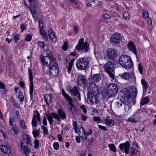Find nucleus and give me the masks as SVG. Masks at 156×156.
I'll return each instance as SVG.
<instances>
[{
    "mask_svg": "<svg viewBox=\"0 0 156 156\" xmlns=\"http://www.w3.org/2000/svg\"><path fill=\"white\" fill-rule=\"evenodd\" d=\"M117 105L119 108L124 107V110L125 112H127L131 108V105L129 101L126 100L124 97H122L120 100L116 102Z\"/></svg>",
    "mask_w": 156,
    "mask_h": 156,
    "instance_id": "5",
    "label": "nucleus"
},
{
    "mask_svg": "<svg viewBox=\"0 0 156 156\" xmlns=\"http://www.w3.org/2000/svg\"><path fill=\"white\" fill-rule=\"evenodd\" d=\"M32 35L30 34H27L25 35V40L27 41H30L32 39Z\"/></svg>",
    "mask_w": 156,
    "mask_h": 156,
    "instance_id": "42",
    "label": "nucleus"
},
{
    "mask_svg": "<svg viewBox=\"0 0 156 156\" xmlns=\"http://www.w3.org/2000/svg\"><path fill=\"white\" fill-rule=\"evenodd\" d=\"M73 63V60H71L69 63L68 66L67 67V72L69 74H70L71 73Z\"/></svg>",
    "mask_w": 156,
    "mask_h": 156,
    "instance_id": "36",
    "label": "nucleus"
},
{
    "mask_svg": "<svg viewBox=\"0 0 156 156\" xmlns=\"http://www.w3.org/2000/svg\"><path fill=\"white\" fill-rule=\"evenodd\" d=\"M54 149L56 150H58L59 148V144L57 142L54 143L53 144Z\"/></svg>",
    "mask_w": 156,
    "mask_h": 156,
    "instance_id": "51",
    "label": "nucleus"
},
{
    "mask_svg": "<svg viewBox=\"0 0 156 156\" xmlns=\"http://www.w3.org/2000/svg\"><path fill=\"white\" fill-rule=\"evenodd\" d=\"M94 3V0H87L86 2V5L88 6H91Z\"/></svg>",
    "mask_w": 156,
    "mask_h": 156,
    "instance_id": "44",
    "label": "nucleus"
},
{
    "mask_svg": "<svg viewBox=\"0 0 156 156\" xmlns=\"http://www.w3.org/2000/svg\"><path fill=\"white\" fill-rule=\"evenodd\" d=\"M106 58L109 60H112L117 56V52L114 49L109 48L107 51Z\"/></svg>",
    "mask_w": 156,
    "mask_h": 156,
    "instance_id": "11",
    "label": "nucleus"
},
{
    "mask_svg": "<svg viewBox=\"0 0 156 156\" xmlns=\"http://www.w3.org/2000/svg\"><path fill=\"white\" fill-rule=\"evenodd\" d=\"M94 142V139L93 137H92L90 139L89 142V145L92 144Z\"/></svg>",
    "mask_w": 156,
    "mask_h": 156,
    "instance_id": "60",
    "label": "nucleus"
},
{
    "mask_svg": "<svg viewBox=\"0 0 156 156\" xmlns=\"http://www.w3.org/2000/svg\"><path fill=\"white\" fill-rule=\"evenodd\" d=\"M79 133V136L81 137L82 139H87V135L86 134L84 129L83 128L81 127L80 128Z\"/></svg>",
    "mask_w": 156,
    "mask_h": 156,
    "instance_id": "25",
    "label": "nucleus"
},
{
    "mask_svg": "<svg viewBox=\"0 0 156 156\" xmlns=\"http://www.w3.org/2000/svg\"><path fill=\"white\" fill-rule=\"evenodd\" d=\"M91 79L94 82L97 83L101 80V76L99 73L93 74L91 75Z\"/></svg>",
    "mask_w": 156,
    "mask_h": 156,
    "instance_id": "20",
    "label": "nucleus"
},
{
    "mask_svg": "<svg viewBox=\"0 0 156 156\" xmlns=\"http://www.w3.org/2000/svg\"><path fill=\"white\" fill-rule=\"evenodd\" d=\"M20 28L21 29V32H22L23 30L25 29V26L23 23H21Z\"/></svg>",
    "mask_w": 156,
    "mask_h": 156,
    "instance_id": "62",
    "label": "nucleus"
},
{
    "mask_svg": "<svg viewBox=\"0 0 156 156\" xmlns=\"http://www.w3.org/2000/svg\"><path fill=\"white\" fill-rule=\"evenodd\" d=\"M138 69L140 73V74H142L143 73V68L142 66V64L140 63L138 64Z\"/></svg>",
    "mask_w": 156,
    "mask_h": 156,
    "instance_id": "45",
    "label": "nucleus"
},
{
    "mask_svg": "<svg viewBox=\"0 0 156 156\" xmlns=\"http://www.w3.org/2000/svg\"><path fill=\"white\" fill-rule=\"evenodd\" d=\"M10 131L12 134L16 135L18 133V129L17 127L12 126V128L10 129Z\"/></svg>",
    "mask_w": 156,
    "mask_h": 156,
    "instance_id": "32",
    "label": "nucleus"
},
{
    "mask_svg": "<svg viewBox=\"0 0 156 156\" xmlns=\"http://www.w3.org/2000/svg\"><path fill=\"white\" fill-rule=\"evenodd\" d=\"M83 38L80 39L77 45L76 46V49L78 51H83L87 52L89 49V46L87 42H84Z\"/></svg>",
    "mask_w": 156,
    "mask_h": 156,
    "instance_id": "6",
    "label": "nucleus"
},
{
    "mask_svg": "<svg viewBox=\"0 0 156 156\" xmlns=\"http://www.w3.org/2000/svg\"><path fill=\"white\" fill-rule=\"evenodd\" d=\"M34 147L35 148H37L39 146V141L37 139L35 140L34 141Z\"/></svg>",
    "mask_w": 156,
    "mask_h": 156,
    "instance_id": "52",
    "label": "nucleus"
},
{
    "mask_svg": "<svg viewBox=\"0 0 156 156\" xmlns=\"http://www.w3.org/2000/svg\"><path fill=\"white\" fill-rule=\"evenodd\" d=\"M36 112L37 114L36 115H37V120L39 122H40L41 119L40 118V114L39 112L37 111H36Z\"/></svg>",
    "mask_w": 156,
    "mask_h": 156,
    "instance_id": "61",
    "label": "nucleus"
},
{
    "mask_svg": "<svg viewBox=\"0 0 156 156\" xmlns=\"http://www.w3.org/2000/svg\"><path fill=\"white\" fill-rule=\"evenodd\" d=\"M18 98L21 101H23L24 100V97L22 93H20L18 95Z\"/></svg>",
    "mask_w": 156,
    "mask_h": 156,
    "instance_id": "49",
    "label": "nucleus"
},
{
    "mask_svg": "<svg viewBox=\"0 0 156 156\" xmlns=\"http://www.w3.org/2000/svg\"><path fill=\"white\" fill-rule=\"evenodd\" d=\"M58 113L62 120L65 119L66 118V114L65 112L61 108H59L58 110Z\"/></svg>",
    "mask_w": 156,
    "mask_h": 156,
    "instance_id": "30",
    "label": "nucleus"
},
{
    "mask_svg": "<svg viewBox=\"0 0 156 156\" xmlns=\"http://www.w3.org/2000/svg\"><path fill=\"white\" fill-rule=\"evenodd\" d=\"M105 122L106 125L109 127H112L114 125V122L112 119H106Z\"/></svg>",
    "mask_w": 156,
    "mask_h": 156,
    "instance_id": "31",
    "label": "nucleus"
},
{
    "mask_svg": "<svg viewBox=\"0 0 156 156\" xmlns=\"http://www.w3.org/2000/svg\"><path fill=\"white\" fill-rule=\"evenodd\" d=\"M51 114L52 117L55 119H56L57 120L60 121H61L59 115L55 113L52 112Z\"/></svg>",
    "mask_w": 156,
    "mask_h": 156,
    "instance_id": "43",
    "label": "nucleus"
},
{
    "mask_svg": "<svg viewBox=\"0 0 156 156\" xmlns=\"http://www.w3.org/2000/svg\"><path fill=\"white\" fill-rule=\"evenodd\" d=\"M128 47L130 51H132L134 54L136 55L137 52L136 48L133 42L130 41L128 44Z\"/></svg>",
    "mask_w": 156,
    "mask_h": 156,
    "instance_id": "19",
    "label": "nucleus"
},
{
    "mask_svg": "<svg viewBox=\"0 0 156 156\" xmlns=\"http://www.w3.org/2000/svg\"><path fill=\"white\" fill-rule=\"evenodd\" d=\"M45 115L49 121L50 124L51 125L53 122V117H52V116H49L47 114H46Z\"/></svg>",
    "mask_w": 156,
    "mask_h": 156,
    "instance_id": "41",
    "label": "nucleus"
},
{
    "mask_svg": "<svg viewBox=\"0 0 156 156\" xmlns=\"http://www.w3.org/2000/svg\"><path fill=\"white\" fill-rule=\"evenodd\" d=\"M80 108L83 110L85 114L87 113V109L86 106L84 105H82L80 106Z\"/></svg>",
    "mask_w": 156,
    "mask_h": 156,
    "instance_id": "54",
    "label": "nucleus"
},
{
    "mask_svg": "<svg viewBox=\"0 0 156 156\" xmlns=\"http://www.w3.org/2000/svg\"><path fill=\"white\" fill-rule=\"evenodd\" d=\"M123 18L126 20H128L130 17V15L128 12H124L123 14Z\"/></svg>",
    "mask_w": 156,
    "mask_h": 156,
    "instance_id": "39",
    "label": "nucleus"
},
{
    "mask_svg": "<svg viewBox=\"0 0 156 156\" xmlns=\"http://www.w3.org/2000/svg\"><path fill=\"white\" fill-rule=\"evenodd\" d=\"M141 83L143 86V92H145L146 90H147L148 87V86L147 85V83L144 80H141Z\"/></svg>",
    "mask_w": 156,
    "mask_h": 156,
    "instance_id": "33",
    "label": "nucleus"
},
{
    "mask_svg": "<svg viewBox=\"0 0 156 156\" xmlns=\"http://www.w3.org/2000/svg\"><path fill=\"white\" fill-rule=\"evenodd\" d=\"M130 90L131 92L132 93V97L135 98L137 94V91L136 88L135 87L132 86L130 87Z\"/></svg>",
    "mask_w": 156,
    "mask_h": 156,
    "instance_id": "26",
    "label": "nucleus"
},
{
    "mask_svg": "<svg viewBox=\"0 0 156 156\" xmlns=\"http://www.w3.org/2000/svg\"><path fill=\"white\" fill-rule=\"evenodd\" d=\"M69 92L74 96H76L78 94V98L79 100L80 99V94L79 93L77 87H74L73 88L69 89Z\"/></svg>",
    "mask_w": 156,
    "mask_h": 156,
    "instance_id": "18",
    "label": "nucleus"
},
{
    "mask_svg": "<svg viewBox=\"0 0 156 156\" xmlns=\"http://www.w3.org/2000/svg\"><path fill=\"white\" fill-rule=\"evenodd\" d=\"M42 38L45 41H47L48 40V37L46 34L42 35Z\"/></svg>",
    "mask_w": 156,
    "mask_h": 156,
    "instance_id": "64",
    "label": "nucleus"
},
{
    "mask_svg": "<svg viewBox=\"0 0 156 156\" xmlns=\"http://www.w3.org/2000/svg\"><path fill=\"white\" fill-rule=\"evenodd\" d=\"M48 36L49 38L53 42H55L56 41V38L54 32L52 30L50 29L48 30Z\"/></svg>",
    "mask_w": 156,
    "mask_h": 156,
    "instance_id": "24",
    "label": "nucleus"
},
{
    "mask_svg": "<svg viewBox=\"0 0 156 156\" xmlns=\"http://www.w3.org/2000/svg\"><path fill=\"white\" fill-rule=\"evenodd\" d=\"M87 90L88 101H89L92 105H100V102L97 96L99 93V91L96 84L92 82L89 83Z\"/></svg>",
    "mask_w": 156,
    "mask_h": 156,
    "instance_id": "1",
    "label": "nucleus"
},
{
    "mask_svg": "<svg viewBox=\"0 0 156 156\" xmlns=\"http://www.w3.org/2000/svg\"><path fill=\"white\" fill-rule=\"evenodd\" d=\"M104 17L105 19H109L110 18L111 16L110 14L108 13H105L104 15Z\"/></svg>",
    "mask_w": 156,
    "mask_h": 156,
    "instance_id": "56",
    "label": "nucleus"
},
{
    "mask_svg": "<svg viewBox=\"0 0 156 156\" xmlns=\"http://www.w3.org/2000/svg\"><path fill=\"white\" fill-rule=\"evenodd\" d=\"M122 92L123 94L125 95L126 98L128 99L130 98L131 96L130 93L128 89L124 88L122 89Z\"/></svg>",
    "mask_w": 156,
    "mask_h": 156,
    "instance_id": "27",
    "label": "nucleus"
},
{
    "mask_svg": "<svg viewBox=\"0 0 156 156\" xmlns=\"http://www.w3.org/2000/svg\"><path fill=\"white\" fill-rule=\"evenodd\" d=\"M49 68L50 74L53 77L56 76L58 73V64L55 62H54L49 66H44Z\"/></svg>",
    "mask_w": 156,
    "mask_h": 156,
    "instance_id": "8",
    "label": "nucleus"
},
{
    "mask_svg": "<svg viewBox=\"0 0 156 156\" xmlns=\"http://www.w3.org/2000/svg\"><path fill=\"white\" fill-rule=\"evenodd\" d=\"M28 74L29 79L30 81L29 85V93L31 98L33 96V91L34 90V84L33 81V75L31 69H28Z\"/></svg>",
    "mask_w": 156,
    "mask_h": 156,
    "instance_id": "12",
    "label": "nucleus"
},
{
    "mask_svg": "<svg viewBox=\"0 0 156 156\" xmlns=\"http://www.w3.org/2000/svg\"><path fill=\"white\" fill-rule=\"evenodd\" d=\"M108 147L110 150L113 152H116L115 146L113 144H108Z\"/></svg>",
    "mask_w": 156,
    "mask_h": 156,
    "instance_id": "40",
    "label": "nucleus"
},
{
    "mask_svg": "<svg viewBox=\"0 0 156 156\" xmlns=\"http://www.w3.org/2000/svg\"><path fill=\"white\" fill-rule=\"evenodd\" d=\"M119 63L123 67L130 69L133 67V63L130 58L127 55H122L119 58Z\"/></svg>",
    "mask_w": 156,
    "mask_h": 156,
    "instance_id": "3",
    "label": "nucleus"
},
{
    "mask_svg": "<svg viewBox=\"0 0 156 156\" xmlns=\"http://www.w3.org/2000/svg\"><path fill=\"white\" fill-rule=\"evenodd\" d=\"M31 141L32 140L30 136L28 135L24 134L23 135L22 141L20 143H23V144H24L25 143L27 145L29 144L30 146H31L32 145L31 143Z\"/></svg>",
    "mask_w": 156,
    "mask_h": 156,
    "instance_id": "15",
    "label": "nucleus"
},
{
    "mask_svg": "<svg viewBox=\"0 0 156 156\" xmlns=\"http://www.w3.org/2000/svg\"><path fill=\"white\" fill-rule=\"evenodd\" d=\"M37 118V115L36 114H34L32 120V124L33 127H37V123L36 121Z\"/></svg>",
    "mask_w": 156,
    "mask_h": 156,
    "instance_id": "34",
    "label": "nucleus"
},
{
    "mask_svg": "<svg viewBox=\"0 0 156 156\" xmlns=\"http://www.w3.org/2000/svg\"><path fill=\"white\" fill-rule=\"evenodd\" d=\"M68 43L67 41L65 42L64 45L62 47V49L64 51H66L67 49V46L68 45Z\"/></svg>",
    "mask_w": 156,
    "mask_h": 156,
    "instance_id": "53",
    "label": "nucleus"
},
{
    "mask_svg": "<svg viewBox=\"0 0 156 156\" xmlns=\"http://www.w3.org/2000/svg\"><path fill=\"white\" fill-rule=\"evenodd\" d=\"M30 11L34 20L35 21L37 20V17L35 8L34 7L33 8L30 7Z\"/></svg>",
    "mask_w": 156,
    "mask_h": 156,
    "instance_id": "29",
    "label": "nucleus"
},
{
    "mask_svg": "<svg viewBox=\"0 0 156 156\" xmlns=\"http://www.w3.org/2000/svg\"><path fill=\"white\" fill-rule=\"evenodd\" d=\"M20 125L21 127L24 129H26V127L25 125L24 121L23 120H21L20 121Z\"/></svg>",
    "mask_w": 156,
    "mask_h": 156,
    "instance_id": "50",
    "label": "nucleus"
},
{
    "mask_svg": "<svg viewBox=\"0 0 156 156\" xmlns=\"http://www.w3.org/2000/svg\"><path fill=\"white\" fill-rule=\"evenodd\" d=\"M41 133L40 130H33L32 132V133L34 137L35 138H36L39 136Z\"/></svg>",
    "mask_w": 156,
    "mask_h": 156,
    "instance_id": "38",
    "label": "nucleus"
},
{
    "mask_svg": "<svg viewBox=\"0 0 156 156\" xmlns=\"http://www.w3.org/2000/svg\"><path fill=\"white\" fill-rule=\"evenodd\" d=\"M14 122V119L12 118H10L9 119V123L10 126H12L13 125V122Z\"/></svg>",
    "mask_w": 156,
    "mask_h": 156,
    "instance_id": "57",
    "label": "nucleus"
},
{
    "mask_svg": "<svg viewBox=\"0 0 156 156\" xmlns=\"http://www.w3.org/2000/svg\"><path fill=\"white\" fill-rule=\"evenodd\" d=\"M93 120L95 122H97V123L99 122V121L101 120V119L98 117L93 116Z\"/></svg>",
    "mask_w": 156,
    "mask_h": 156,
    "instance_id": "55",
    "label": "nucleus"
},
{
    "mask_svg": "<svg viewBox=\"0 0 156 156\" xmlns=\"http://www.w3.org/2000/svg\"><path fill=\"white\" fill-rule=\"evenodd\" d=\"M119 75L122 78L127 80L133 76V74L125 72L123 73L120 74Z\"/></svg>",
    "mask_w": 156,
    "mask_h": 156,
    "instance_id": "21",
    "label": "nucleus"
},
{
    "mask_svg": "<svg viewBox=\"0 0 156 156\" xmlns=\"http://www.w3.org/2000/svg\"><path fill=\"white\" fill-rule=\"evenodd\" d=\"M15 41L16 43L19 40L20 38V35L19 34H13Z\"/></svg>",
    "mask_w": 156,
    "mask_h": 156,
    "instance_id": "46",
    "label": "nucleus"
},
{
    "mask_svg": "<svg viewBox=\"0 0 156 156\" xmlns=\"http://www.w3.org/2000/svg\"><path fill=\"white\" fill-rule=\"evenodd\" d=\"M137 153L136 150L134 148H133L131 150L130 154L131 156H134Z\"/></svg>",
    "mask_w": 156,
    "mask_h": 156,
    "instance_id": "48",
    "label": "nucleus"
},
{
    "mask_svg": "<svg viewBox=\"0 0 156 156\" xmlns=\"http://www.w3.org/2000/svg\"><path fill=\"white\" fill-rule=\"evenodd\" d=\"M91 61L88 58H79L76 64L77 68L80 70L85 69L88 66Z\"/></svg>",
    "mask_w": 156,
    "mask_h": 156,
    "instance_id": "4",
    "label": "nucleus"
},
{
    "mask_svg": "<svg viewBox=\"0 0 156 156\" xmlns=\"http://www.w3.org/2000/svg\"><path fill=\"white\" fill-rule=\"evenodd\" d=\"M113 65L111 62H108L104 65L105 70L109 75V76L112 79H114V76L112 72L113 71Z\"/></svg>",
    "mask_w": 156,
    "mask_h": 156,
    "instance_id": "10",
    "label": "nucleus"
},
{
    "mask_svg": "<svg viewBox=\"0 0 156 156\" xmlns=\"http://www.w3.org/2000/svg\"><path fill=\"white\" fill-rule=\"evenodd\" d=\"M122 37L121 35L118 33H115L112 35L110 38V41L112 43L115 44H119L121 42Z\"/></svg>",
    "mask_w": 156,
    "mask_h": 156,
    "instance_id": "13",
    "label": "nucleus"
},
{
    "mask_svg": "<svg viewBox=\"0 0 156 156\" xmlns=\"http://www.w3.org/2000/svg\"><path fill=\"white\" fill-rule=\"evenodd\" d=\"M45 52L47 55L44 56L41 55L40 59L43 66H49L50 64L56 61L55 58L52 56L51 51L48 49L45 50Z\"/></svg>",
    "mask_w": 156,
    "mask_h": 156,
    "instance_id": "2",
    "label": "nucleus"
},
{
    "mask_svg": "<svg viewBox=\"0 0 156 156\" xmlns=\"http://www.w3.org/2000/svg\"><path fill=\"white\" fill-rule=\"evenodd\" d=\"M143 16L144 19H146L149 17V13L147 11L146 9L143 11Z\"/></svg>",
    "mask_w": 156,
    "mask_h": 156,
    "instance_id": "37",
    "label": "nucleus"
},
{
    "mask_svg": "<svg viewBox=\"0 0 156 156\" xmlns=\"http://www.w3.org/2000/svg\"><path fill=\"white\" fill-rule=\"evenodd\" d=\"M130 143L128 141L120 144L119 147L120 150L123 152H125L126 154H128L129 152V148Z\"/></svg>",
    "mask_w": 156,
    "mask_h": 156,
    "instance_id": "14",
    "label": "nucleus"
},
{
    "mask_svg": "<svg viewBox=\"0 0 156 156\" xmlns=\"http://www.w3.org/2000/svg\"><path fill=\"white\" fill-rule=\"evenodd\" d=\"M62 95L69 103L70 106V111L73 113H74L76 111V109L75 106L72 103L73 100L71 97L66 93L63 89H62Z\"/></svg>",
    "mask_w": 156,
    "mask_h": 156,
    "instance_id": "9",
    "label": "nucleus"
},
{
    "mask_svg": "<svg viewBox=\"0 0 156 156\" xmlns=\"http://www.w3.org/2000/svg\"><path fill=\"white\" fill-rule=\"evenodd\" d=\"M43 123L45 126L47 125V121L46 118L44 116L43 118Z\"/></svg>",
    "mask_w": 156,
    "mask_h": 156,
    "instance_id": "59",
    "label": "nucleus"
},
{
    "mask_svg": "<svg viewBox=\"0 0 156 156\" xmlns=\"http://www.w3.org/2000/svg\"><path fill=\"white\" fill-rule=\"evenodd\" d=\"M18 146L20 151H23L24 154H26L27 153L30 152V149L28 148V146L25 145L23 143H20Z\"/></svg>",
    "mask_w": 156,
    "mask_h": 156,
    "instance_id": "16",
    "label": "nucleus"
},
{
    "mask_svg": "<svg viewBox=\"0 0 156 156\" xmlns=\"http://www.w3.org/2000/svg\"><path fill=\"white\" fill-rule=\"evenodd\" d=\"M77 82L79 85L82 86L86 82V78L83 75L79 76L77 79Z\"/></svg>",
    "mask_w": 156,
    "mask_h": 156,
    "instance_id": "17",
    "label": "nucleus"
},
{
    "mask_svg": "<svg viewBox=\"0 0 156 156\" xmlns=\"http://www.w3.org/2000/svg\"><path fill=\"white\" fill-rule=\"evenodd\" d=\"M140 115L137 114H135L130 118L128 119V120L129 122H136L140 120Z\"/></svg>",
    "mask_w": 156,
    "mask_h": 156,
    "instance_id": "22",
    "label": "nucleus"
},
{
    "mask_svg": "<svg viewBox=\"0 0 156 156\" xmlns=\"http://www.w3.org/2000/svg\"><path fill=\"white\" fill-rule=\"evenodd\" d=\"M51 95V94H46L45 95L44 99L47 105L50 104L52 101Z\"/></svg>",
    "mask_w": 156,
    "mask_h": 156,
    "instance_id": "28",
    "label": "nucleus"
},
{
    "mask_svg": "<svg viewBox=\"0 0 156 156\" xmlns=\"http://www.w3.org/2000/svg\"><path fill=\"white\" fill-rule=\"evenodd\" d=\"M98 127L100 129H101L102 130H104L105 131H106L107 130L106 127L105 126L99 125Z\"/></svg>",
    "mask_w": 156,
    "mask_h": 156,
    "instance_id": "58",
    "label": "nucleus"
},
{
    "mask_svg": "<svg viewBox=\"0 0 156 156\" xmlns=\"http://www.w3.org/2000/svg\"><path fill=\"white\" fill-rule=\"evenodd\" d=\"M149 102L148 98L145 97L143 99H142L140 101V105L141 106H143L144 104H147Z\"/></svg>",
    "mask_w": 156,
    "mask_h": 156,
    "instance_id": "35",
    "label": "nucleus"
},
{
    "mask_svg": "<svg viewBox=\"0 0 156 156\" xmlns=\"http://www.w3.org/2000/svg\"><path fill=\"white\" fill-rule=\"evenodd\" d=\"M118 88L117 86L115 83L110 84L108 87L107 92V95L108 98L115 96L117 93Z\"/></svg>",
    "mask_w": 156,
    "mask_h": 156,
    "instance_id": "7",
    "label": "nucleus"
},
{
    "mask_svg": "<svg viewBox=\"0 0 156 156\" xmlns=\"http://www.w3.org/2000/svg\"><path fill=\"white\" fill-rule=\"evenodd\" d=\"M38 45L41 48H43L44 46V42L42 41H39Z\"/></svg>",
    "mask_w": 156,
    "mask_h": 156,
    "instance_id": "63",
    "label": "nucleus"
},
{
    "mask_svg": "<svg viewBox=\"0 0 156 156\" xmlns=\"http://www.w3.org/2000/svg\"><path fill=\"white\" fill-rule=\"evenodd\" d=\"M43 132L44 135H46L48 134V130L47 127L43 126H42Z\"/></svg>",
    "mask_w": 156,
    "mask_h": 156,
    "instance_id": "47",
    "label": "nucleus"
},
{
    "mask_svg": "<svg viewBox=\"0 0 156 156\" xmlns=\"http://www.w3.org/2000/svg\"><path fill=\"white\" fill-rule=\"evenodd\" d=\"M0 148L1 151L5 154H10V149L7 146L2 145L0 146Z\"/></svg>",
    "mask_w": 156,
    "mask_h": 156,
    "instance_id": "23",
    "label": "nucleus"
}]
</instances>
